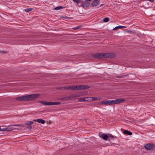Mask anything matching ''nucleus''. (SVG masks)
<instances>
[{
    "label": "nucleus",
    "instance_id": "1",
    "mask_svg": "<svg viewBox=\"0 0 155 155\" xmlns=\"http://www.w3.org/2000/svg\"><path fill=\"white\" fill-rule=\"evenodd\" d=\"M40 96L39 94H34L20 96L16 98V100L20 101H32L37 99Z\"/></svg>",
    "mask_w": 155,
    "mask_h": 155
},
{
    "label": "nucleus",
    "instance_id": "2",
    "mask_svg": "<svg viewBox=\"0 0 155 155\" xmlns=\"http://www.w3.org/2000/svg\"><path fill=\"white\" fill-rule=\"evenodd\" d=\"M93 57L95 58H112L116 57L115 54L113 53H100L95 54L93 55Z\"/></svg>",
    "mask_w": 155,
    "mask_h": 155
},
{
    "label": "nucleus",
    "instance_id": "3",
    "mask_svg": "<svg viewBox=\"0 0 155 155\" xmlns=\"http://www.w3.org/2000/svg\"><path fill=\"white\" fill-rule=\"evenodd\" d=\"M125 100L124 98L118 99L113 100L104 101L101 102V104L103 105H111L115 104H118L122 103Z\"/></svg>",
    "mask_w": 155,
    "mask_h": 155
},
{
    "label": "nucleus",
    "instance_id": "4",
    "mask_svg": "<svg viewBox=\"0 0 155 155\" xmlns=\"http://www.w3.org/2000/svg\"><path fill=\"white\" fill-rule=\"evenodd\" d=\"M144 147L149 150H153L155 148V145L153 143H149L145 145Z\"/></svg>",
    "mask_w": 155,
    "mask_h": 155
},
{
    "label": "nucleus",
    "instance_id": "5",
    "mask_svg": "<svg viewBox=\"0 0 155 155\" xmlns=\"http://www.w3.org/2000/svg\"><path fill=\"white\" fill-rule=\"evenodd\" d=\"M82 94L81 92H77L72 94L71 96V100H74L77 99L78 97L82 96Z\"/></svg>",
    "mask_w": 155,
    "mask_h": 155
},
{
    "label": "nucleus",
    "instance_id": "6",
    "mask_svg": "<svg viewBox=\"0 0 155 155\" xmlns=\"http://www.w3.org/2000/svg\"><path fill=\"white\" fill-rule=\"evenodd\" d=\"M100 137L102 138L103 140H108L109 136L107 134H101V133H100Z\"/></svg>",
    "mask_w": 155,
    "mask_h": 155
},
{
    "label": "nucleus",
    "instance_id": "7",
    "mask_svg": "<svg viewBox=\"0 0 155 155\" xmlns=\"http://www.w3.org/2000/svg\"><path fill=\"white\" fill-rule=\"evenodd\" d=\"M90 5V3L87 2V0H86L85 2L82 3L81 6L85 8L89 7Z\"/></svg>",
    "mask_w": 155,
    "mask_h": 155
},
{
    "label": "nucleus",
    "instance_id": "8",
    "mask_svg": "<svg viewBox=\"0 0 155 155\" xmlns=\"http://www.w3.org/2000/svg\"><path fill=\"white\" fill-rule=\"evenodd\" d=\"M33 123H34L33 121H28L25 123V124L27 126V127L30 130L32 128L31 125Z\"/></svg>",
    "mask_w": 155,
    "mask_h": 155
},
{
    "label": "nucleus",
    "instance_id": "9",
    "mask_svg": "<svg viewBox=\"0 0 155 155\" xmlns=\"http://www.w3.org/2000/svg\"><path fill=\"white\" fill-rule=\"evenodd\" d=\"M89 88V86L86 85H79L80 90H87Z\"/></svg>",
    "mask_w": 155,
    "mask_h": 155
},
{
    "label": "nucleus",
    "instance_id": "10",
    "mask_svg": "<svg viewBox=\"0 0 155 155\" xmlns=\"http://www.w3.org/2000/svg\"><path fill=\"white\" fill-rule=\"evenodd\" d=\"M71 90H73L77 91L80 90L79 85H71Z\"/></svg>",
    "mask_w": 155,
    "mask_h": 155
},
{
    "label": "nucleus",
    "instance_id": "11",
    "mask_svg": "<svg viewBox=\"0 0 155 155\" xmlns=\"http://www.w3.org/2000/svg\"><path fill=\"white\" fill-rule=\"evenodd\" d=\"M86 99H88V97H81L79 98L78 100V101L80 102H84L86 101H88V100H86Z\"/></svg>",
    "mask_w": 155,
    "mask_h": 155
},
{
    "label": "nucleus",
    "instance_id": "12",
    "mask_svg": "<svg viewBox=\"0 0 155 155\" xmlns=\"http://www.w3.org/2000/svg\"><path fill=\"white\" fill-rule=\"evenodd\" d=\"M39 103L45 105H51V102L40 101Z\"/></svg>",
    "mask_w": 155,
    "mask_h": 155
},
{
    "label": "nucleus",
    "instance_id": "13",
    "mask_svg": "<svg viewBox=\"0 0 155 155\" xmlns=\"http://www.w3.org/2000/svg\"><path fill=\"white\" fill-rule=\"evenodd\" d=\"M100 0H94L92 3L91 5L93 7H94L97 5L99 3Z\"/></svg>",
    "mask_w": 155,
    "mask_h": 155
},
{
    "label": "nucleus",
    "instance_id": "14",
    "mask_svg": "<svg viewBox=\"0 0 155 155\" xmlns=\"http://www.w3.org/2000/svg\"><path fill=\"white\" fill-rule=\"evenodd\" d=\"M61 100L63 101H67L71 100V96H66L62 97Z\"/></svg>",
    "mask_w": 155,
    "mask_h": 155
},
{
    "label": "nucleus",
    "instance_id": "15",
    "mask_svg": "<svg viewBox=\"0 0 155 155\" xmlns=\"http://www.w3.org/2000/svg\"><path fill=\"white\" fill-rule=\"evenodd\" d=\"M89 101H95L99 99V98L98 97H88Z\"/></svg>",
    "mask_w": 155,
    "mask_h": 155
},
{
    "label": "nucleus",
    "instance_id": "16",
    "mask_svg": "<svg viewBox=\"0 0 155 155\" xmlns=\"http://www.w3.org/2000/svg\"><path fill=\"white\" fill-rule=\"evenodd\" d=\"M61 103L60 102H51V105L61 104Z\"/></svg>",
    "mask_w": 155,
    "mask_h": 155
},
{
    "label": "nucleus",
    "instance_id": "17",
    "mask_svg": "<svg viewBox=\"0 0 155 155\" xmlns=\"http://www.w3.org/2000/svg\"><path fill=\"white\" fill-rule=\"evenodd\" d=\"M124 133L125 134H128V135H131L132 134V132L128 131V130H125L124 131Z\"/></svg>",
    "mask_w": 155,
    "mask_h": 155
},
{
    "label": "nucleus",
    "instance_id": "18",
    "mask_svg": "<svg viewBox=\"0 0 155 155\" xmlns=\"http://www.w3.org/2000/svg\"><path fill=\"white\" fill-rule=\"evenodd\" d=\"M126 27L124 26H120L116 27L114 28L113 29L114 30H116L119 28H125Z\"/></svg>",
    "mask_w": 155,
    "mask_h": 155
},
{
    "label": "nucleus",
    "instance_id": "19",
    "mask_svg": "<svg viewBox=\"0 0 155 155\" xmlns=\"http://www.w3.org/2000/svg\"><path fill=\"white\" fill-rule=\"evenodd\" d=\"M37 122L42 124H44L45 123V121L41 119H37Z\"/></svg>",
    "mask_w": 155,
    "mask_h": 155
},
{
    "label": "nucleus",
    "instance_id": "20",
    "mask_svg": "<svg viewBox=\"0 0 155 155\" xmlns=\"http://www.w3.org/2000/svg\"><path fill=\"white\" fill-rule=\"evenodd\" d=\"M64 8V7H63L62 6H58V7H55V8H54V9L55 10H59V9L63 8Z\"/></svg>",
    "mask_w": 155,
    "mask_h": 155
},
{
    "label": "nucleus",
    "instance_id": "21",
    "mask_svg": "<svg viewBox=\"0 0 155 155\" xmlns=\"http://www.w3.org/2000/svg\"><path fill=\"white\" fill-rule=\"evenodd\" d=\"M33 9H34L33 8H29L25 9L24 10L25 12H29L31 11V10H33Z\"/></svg>",
    "mask_w": 155,
    "mask_h": 155
},
{
    "label": "nucleus",
    "instance_id": "22",
    "mask_svg": "<svg viewBox=\"0 0 155 155\" xmlns=\"http://www.w3.org/2000/svg\"><path fill=\"white\" fill-rule=\"evenodd\" d=\"M126 77H128V76L127 75H122V76H117L116 77L117 78H124Z\"/></svg>",
    "mask_w": 155,
    "mask_h": 155
},
{
    "label": "nucleus",
    "instance_id": "23",
    "mask_svg": "<svg viewBox=\"0 0 155 155\" xmlns=\"http://www.w3.org/2000/svg\"><path fill=\"white\" fill-rule=\"evenodd\" d=\"M62 88L64 89H71V86H69L67 87H64Z\"/></svg>",
    "mask_w": 155,
    "mask_h": 155
},
{
    "label": "nucleus",
    "instance_id": "24",
    "mask_svg": "<svg viewBox=\"0 0 155 155\" xmlns=\"http://www.w3.org/2000/svg\"><path fill=\"white\" fill-rule=\"evenodd\" d=\"M109 20V19L108 17H106L104 19V21L105 22H107Z\"/></svg>",
    "mask_w": 155,
    "mask_h": 155
},
{
    "label": "nucleus",
    "instance_id": "25",
    "mask_svg": "<svg viewBox=\"0 0 155 155\" xmlns=\"http://www.w3.org/2000/svg\"><path fill=\"white\" fill-rule=\"evenodd\" d=\"M0 130L2 131H8V128H4L0 129Z\"/></svg>",
    "mask_w": 155,
    "mask_h": 155
},
{
    "label": "nucleus",
    "instance_id": "26",
    "mask_svg": "<svg viewBox=\"0 0 155 155\" xmlns=\"http://www.w3.org/2000/svg\"><path fill=\"white\" fill-rule=\"evenodd\" d=\"M82 26V25H80V26H77V27H74V28H72V29L73 30H77V29H78L80 28Z\"/></svg>",
    "mask_w": 155,
    "mask_h": 155
},
{
    "label": "nucleus",
    "instance_id": "27",
    "mask_svg": "<svg viewBox=\"0 0 155 155\" xmlns=\"http://www.w3.org/2000/svg\"><path fill=\"white\" fill-rule=\"evenodd\" d=\"M74 2H76L77 4L79 3L80 1H81L82 0H73Z\"/></svg>",
    "mask_w": 155,
    "mask_h": 155
},
{
    "label": "nucleus",
    "instance_id": "28",
    "mask_svg": "<svg viewBox=\"0 0 155 155\" xmlns=\"http://www.w3.org/2000/svg\"><path fill=\"white\" fill-rule=\"evenodd\" d=\"M108 135H109V136L112 139H113L114 137H115V136L112 135V134H108Z\"/></svg>",
    "mask_w": 155,
    "mask_h": 155
},
{
    "label": "nucleus",
    "instance_id": "29",
    "mask_svg": "<svg viewBox=\"0 0 155 155\" xmlns=\"http://www.w3.org/2000/svg\"><path fill=\"white\" fill-rule=\"evenodd\" d=\"M20 126V125L19 124H15V125H9L8 126Z\"/></svg>",
    "mask_w": 155,
    "mask_h": 155
},
{
    "label": "nucleus",
    "instance_id": "30",
    "mask_svg": "<svg viewBox=\"0 0 155 155\" xmlns=\"http://www.w3.org/2000/svg\"><path fill=\"white\" fill-rule=\"evenodd\" d=\"M12 127H10V128H8V131H12Z\"/></svg>",
    "mask_w": 155,
    "mask_h": 155
},
{
    "label": "nucleus",
    "instance_id": "31",
    "mask_svg": "<svg viewBox=\"0 0 155 155\" xmlns=\"http://www.w3.org/2000/svg\"><path fill=\"white\" fill-rule=\"evenodd\" d=\"M0 53H3L4 54H6V53H7V52L6 51H0Z\"/></svg>",
    "mask_w": 155,
    "mask_h": 155
},
{
    "label": "nucleus",
    "instance_id": "32",
    "mask_svg": "<svg viewBox=\"0 0 155 155\" xmlns=\"http://www.w3.org/2000/svg\"><path fill=\"white\" fill-rule=\"evenodd\" d=\"M33 120L34 121H37H37H38L37 119H36H36Z\"/></svg>",
    "mask_w": 155,
    "mask_h": 155
},
{
    "label": "nucleus",
    "instance_id": "33",
    "mask_svg": "<svg viewBox=\"0 0 155 155\" xmlns=\"http://www.w3.org/2000/svg\"><path fill=\"white\" fill-rule=\"evenodd\" d=\"M128 32H131V31L130 30L128 31Z\"/></svg>",
    "mask_w": 155,
    "mask_h": 155
},
{
    "label": "nucleus",
    "instance_id": "34",
    "mask_svg": "<svg viewBox=\"0 0 155 155\" xmlns=\"http://www.w3.org/2000/svg\"><path fill=\"white\" fill-rule=\"evenodd\" d=\"M12 130L15 129V128L14 127H12Z\"/></svg>",
    "mask_w": 155,
    "mask_h": 155
},
{
    "label": "nucleus",
    "instance_id": "35",
    "mask_svg": "<svg viewBox=\"0 0 155 155\" xmlns=\"http://www.w3.org/2000/svg\"><path fill=\"white\" fill-rule=\"evenodd\" d=\"M103 5H104V4H103L101 5L100 7H101V6H102Z\"/></svg>",
    "mask_w": 155,
    "mask_h": 155
},
{
    "label": "nucleus",
    "instance_id": "36",
    "mask_svg": "<svg viewBox=\"0 0 155 155\" xmlns=\"http://www.w3.org/2000/svg\"><path fill=\"white\" fill-rule=\"evenodd\" d=\"M86 99V100H88V101L89 100V98H88V99Z\"/></svg>",
    "mask_w": 155,
    "mask_h": 155
}]
</instances>
